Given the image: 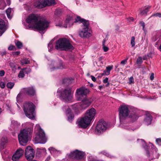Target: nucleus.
Listing matches in <instances>:
<instances>
[{
	"mask_svg": "<svg viewBox=\"0 0 161 161\" xmlns=\"http://www.w3.org/2000/svg\"><path fill=\"white\" fill-rule=\"evenodd\" d=\"M26 22L29 25L30 28L42 31L47 28L48 23L45 20L40 19V16L37 14H30L26 19Z\"/></svg>",
	"mask_w": 161,
	"mask_h": 161,
	"instance_id": "1",
	"label": "nucleus"
},
{
	"mask_svg": "<svg viewBox=\"0 0 161 161\" xmlns=\"http://www.w3.org/2000/svg\"><path fill=\"white\" fill-rule=\"evenodd\" d=\"M96 114V111L93 108L87 110L83 117H82L77 122L79 128H86L90 124L92 120L94 118Z\"/></svg>",
	"mask_w": 161,
	"mask_h": 161,
	"instance_id": "2",
	"label": "nucleus"
},
{
	"mask_svg": "<svg viewBox=\"0 0 161 161\" xmlns=\"http://www.w3.org/2000/svg\"><path fill=\"white\" fill-rule=\"evenodd\" d=\"M119 118L120 122L123 121L127 117L131 119L132 121H135L137 120L138 116L135 112L130 113L127 105H122L119 108Z\"/></svg>",
	"mask_w": 161,
	"mask_h": 161,
	"instance_id": "3",
	"label": "nucleus"
},
{
	"mask_svg": "<svg viewBox=\"0 0 161 161\" xmlns=\"http://www.w3.org/2000/svg\"><path fill=\"white\" fill-rule=\"evenodd\" d=\"M80 21L82 23L81 25L82 29L79 32L80 36L82 38H88L90 37L91 34L89 28V24L88 21L82 19L79 16L77 17L75 22Z\"/></svg>",
	"mask_w": 161,
	"mask_h": 161,
	"instance_id": "4",
	"label": "nucleus"
},
{
	"mask_svg": "<svg viewBox=\"0 0 161 161\" xmlns=\"http://www.w3.org/2000/svg\"><path fill=\"white\" fill-rule=\"evenodd\" d=\"M33 128H25L20 131L18 135L19 142L20 145L25 146L27 142L29 137L32 135Z\"/></svg>",
	"mask_w": 161,
	"mask_h": 161,
	"instance_id": "5",
	"label": "nucleus"
},
{
	"mask_svg": "<svg viewBox=\"0 0 161 161\" xmlns=\"http://www.w3.org/2000/svg\"><path fill=\"white\" fill-rule=\"evenodd\" d=\"M55 48L59 50H72L74 47L70 44L69 40L66 38H60L56 43Z\"/></svg>",
	"mask_w": 161,
	"mask_h": 161,
	"instance_id": "6",
	"label": "nucleus"
},
{
	"mask_svg": "<svg viewBox=\"0 0 161 161\" xmlns=\"http://www.w3.org/2000/svg\"><path fill=\"white\" fill-rule=\"evenodd\" d=\"M23 109L26 116L30 119L35 118L34 105L31 102H27L24 104Z\"/></svg>",
	"mask_w": 161,
	"mask_h": 161,
	"instance_id": "7",
	"label": "nucleus"
},
{
	"mask_svg": "<svg viewBox=\"0 0 161 161\" xmlns=\"http://www.w3.org/2000/svg\"><path fill=\"white\" fill-rule=\"evenodd\" d=\"M38 132L36 134L34 141L35 143H45L47 141L45 133L39 126H37Z\"/></svg>",
	"mask_w": 161,
	"mask_h": 161,
	"instance_id": "8",
	"label": "nucleus"
},
{
	"mask_svg": "<svg viewBox=\"0 0 161 161\" xmlns=\"http://www.w3.org/2000/svg\"><path fill=\"white\" fill-rule=\"evenodd\" d=\"M89 92L90 91L89 89L84 87L77 89L76 91L75 95L77 99L79 101H81L86 98Z\"/></svg>",
	"mask_w": 161,
	"mask_h": 161,
	"instance_id": "9",
	"label": "nucleus"
},
{
	"mask_svg": "<svg viewBox=\"0 0 161 161\" xmlns=\"http://www.w3.org/2000/svg\"><path fill=\"white\" fill-rule=\"evenodd\" d=\"M61 97L66 102L70 101L72 98V91L70 88H67L63 89L61 92Z\"/></svg>",
	"mask_w": 161,
	"mask_h": 161,
	"instance_id": "10",
	"label": "nucleus"
},
{
	"mask_svg": "<svg viewBox=\"0 0 161 161\" xmlns=\"http://www.w3.org/2000/svg\"><path fill=\"white\" fill-rule=\"evenodd\" d=\"M108 128V125L106 122L103 119L98 122L96 126L95 132L99 134L105 131Z\"/></svg>",
	"mask_w": 161,
	"mask_h": 161,
	"instance_id": "11",
	"label": "nucleus"
},
{
	"mask_svg": "<svg viewBox=\"0 0 161 161\" xmlns=\"http://www.w3.org/2000/svg\"><path fill=\"white\" fill-rule=\"evenodd\" d=\"M56 3L54 0H43L40 1L36 2L35 6L38 8H42L47 6L54 5Z\"/></svg>",
	"mask_w": 161,
	"mask_h": 161,
	"instance_id": "12",
	"label": "nucleus"
},
{
	"mask_svg": "<svg viewBox=\"0 0 161 161\" xmlns=\"http://www.w3.org/2000/svg\"><path fill=\"white\" fill-rule=\"evenodd\" d=\"M25 155L26 158L28 160L33 158L35 156V151L31 147L28 146L26 147Z\"/></svg>",
	"mask_w": 161,
	"mask_h": 161,
	"instance_id": "13",
	"label": "nucleus"
},
{
	"mask_svg": "<svg viewBox=\"0 0 161 161\" xmlns=\"http://www.w3.org/2000/svg\"><path fill=\"white\" fill-rule=\"evenodd\" d=\"M152 149L150 153H149L148 150H147V156L148 157L151 156L152 159H153L158 158L159 155L158 153H157V149L155 147L152 148Z\"/></svg>",
	"mask_w": 161,
	"mask_h": 161,
	"instance_id": "14",
	"label": "nucleus"
},
{
	"mask_svg": "<svg viewBox=\"0 0 161 161\" xmlns=\"http://www.w3.org/2000/svg\"><path fill=\"white\" fill-rule=\"evenodd\" d=\"M24 150L21 148L18 149L16 153L12 157V160L13 161H19L20 158L22 156Z\"/></svg>",
	"mask_w": 161,
	"mask_h": 161,
	"instance_id": "15",
	"label": "nucleus"
},
{
	"mask_svg": "<svg viewBox=\"0 0 161 161\" xmlns=\"http://www.w3.org/2000/svg\"><path fill=\"white\" fill-rule=\"evenodd\" d=\"M82 101V103L80 105L81 109H85L87 108L91 103L92 100L86 98H84Z\"/></svg>",
	"mask_w": 161,
	"mask_h": 161,
	"instance_id": "16",
	"label": "nucleus"
},
{
	"mask_svg": "<svg viewBox=\"0 0 161 161\" xmlns=\"http://www.w3.org/2000/svg\"><path fill=\"white\" fill-rule=\"evenodd\" d=\"M22 92L30 96H34L36 93L34 88L33 87L24 88L22 89Z\"/></svg>",
	"mask_w": 161,
	"mask_h": 161,
	"instance_id": "17",
	"label": "nucleus"
},
{
	"mask_svg": "<svg viewBox=\"0 0 161 161\" xmlns=\"http://www.w3.org/2000/svg\"><path fill=\"white\" fill-rule=\"evenodd\" d=\"M83 153L80 151L76 150L71 153V156L78 159L82 158L83 157Z\"/></svg>",
	"mask_w": 161,
	"mask_h": 161,
	"instance_id": "18",
	"label": "nucleus"
},
{
	"mask_svg": "<svg viewBox=\"0 0 161 161\" xmlns=\"http://www.w3.org/2000/svg\"><path fill=\"white\" fill-rule=\"evenodd\" d=\"M152 119L153 117L149 112H146L144 121L147 125H148L151 124Z\"/></svg>",
	"mask_w": 161,
	"mask_h": 161,
	"instance_id": "19",
	"label": "nucleus"
},
{
	"mask_svg": "<svg viewBox=\"0 0 161 161\" xmlns=\"http://www.w3.org/2000/svg\"><path fill=\"white\" fill-rule=\"evenodd\" d=\"M6 30V26L4 21L0 19V36H2Z\"/></svg>",
	"mask_w": 161,
	"mask_h": 161,
	"instance_id": "20",
	"label": "nucleus"
},
{
	"mask_svg": "<svg viewBox=\"0 0 161 161\" xmlns=\"http://www.w3.org/2000/svg\"><path fill=\"white\" fill-rule=\"evenodd\" d=\"M111 70V67L108 66L107 67L106 70H105L103 73L100 74L101 75L103 76L104 75H108L109 74L110 71Z\"/></svg>",
	"mask_w": 161,
	"mask_h": 161,
	"instance_id": "21",
	"label": "nucleus"
},
{
	"mask_svg": "<svg viewBox=\"0 0 161 161\" xmlns=\"http://www.w3.org/2000/svg\"><path fill=\"white\" fill-rule=\"evenodd\" d=\"M11 12V8H8L6 10V13L8 17L10 19H11L12 18L11 16L10 15V14Z\"/></svg>",
	"mask_w": 161,
	"mask_h": 161,
	"instance_id": "22",
	"label": "nucleus"
},
{
	"mask_svg": "<svg viewBox=\"0 0 161 161\" xmlns=\"http://www.w3.org/2000/svg\"><path fill=\"white\" fill-rule=\"evenodd\" d=\"M16 46L19 49H21L23 47L22 43L19 41H17L15 43Z\"/></svg>",
	"mask_w": 161,
	"mask_h": 161,
	"instance_id": "23",
	"label": "nucleus"
},
{
	"mask_svg": "<svg viewBox=\"0 0 161 161\" xmlns=\"http://www.w3.org/2000/svg\"><path fill=\"white\" fill-rule=\"evenodd\" d=\"M14 82H9L7 84V87L8 88L11 89L14 86Z\"/></svg>",
	"mask_w": 161,
	"mask_h": 161,
	"instance_id": "24",
	"label": "nucleus"
},
{
	"mask_svg": "<svg viewBox=\"0 0 161 161\" xmlns=\"http://www.w3.org/2000/svg\"><path fill=\"white\" fill-rule=\"evenodd\" d=\"M150 8V7L146 8L144 10L142 11L141 13L142 15H146L149 9Z\"/></svg>",
	"mask_w": 161,
	"mask_h": 161,
	"instance_id": "25",
	"label": "nucleus"
},
{
	"mask_svg": "<svg viewBox=\"0 0 161 161\" xmlns=\"http://www.w3.org/2000/svg\"><path fill=\"white\" fill-rule=\"evenodd\" d=\"M24 71L23 70L20 71L18 76L19 78H23L25 76Z\"/></svg>",
	"mask_w": 161,
	"mask_h": 161,
	"instance_id": "26",
	"label": "nucleus"
},
{
	"mask_svg": "<svg viewBox=\"0 0 161 161\" xmlns=\"http://www.w3.org/2000/svg\"><path fill=\"white\" fill-rule=\"evenodd\" d=\"M30 63V61L27 59H24L21 61V64H28Z\"/></svg>",
	"mask_w": 161,
	"mask_h": 161,
	"instance_id": "27",
	"label": "nucleus"
},
{
	"mask_svg": "<svg viewBox=\"0 0 161 161\" xmlns=\"http://www.w3.org/2000/svg\"><path fill=\"white\" fill-rule=\"evenodd\" d=\"M135 37L134 36H132L131 38V44L132 47H133L135 46Z\"/></svg>",
	"mask_w": 161,
	"mask_h": 161,
	"instance_id": "28",
	"label": "nucleus"
},
{
	"mask_svg": "<svg viewBox=\"0 0 161 161\" xmlns=\"http://www.w3.org/2000/svg\"><path fill=\"white\" fill-rule=\"evenodd\" d=\"M56 63H55L54 64L55 65L54 67L53 68L52 70H54L55 69H61L62 67V65L61 64H59V66H57L56 65Z\"/></svg>",
	"mask_w": 161,
	"mask_h": 161,
	"instance_id": "29",
	"label": "nucleus"
},
{
	"mask_svg": "<svg viewBox=\"0 0 161 161\" xmlns=\"http://www.w3.org/2000/svg\"><path fill=\"white\" fill-rule=\"evenodd\" d=\"M158 17L159 18H161V13H156L153 14L151 16V17Z\"/></svg>",
	"mask_w": 161,
	"mask_h": 161,
	"instance_id": "30",
	"label": "nucleus"
},
{
	"mask_svg": "<svg viewBox=\"0 0 161 161\" xmlns=\"http://www.w3.org/2000/svg\"><path fill=\"white\" fill-rule=\"evenodd\" d=\"M68 120L69 121H71L74 119V115L73 114H70L68 115Z\"/></svg>",
	"mask_w": 161,
	"mask_h": 161,
	"instance_id": "31",
	"label": "nucleus"
},
{
	"mask_svg": "<svg viewBox=\"0 0 161 161\" xmlns=\"http://www.w3.org/2000/svg\"><path fill=\"white\" fill-rule=\"evenodd\" d=\"M142 62V58L141 57L139 56L138 57L136 61V63L138 64H141Z\"/></svg>",
	"mask_w": 161,
	"mask_h": 161,
	"instance_id": "32",
	"label": "nucleus"
},
{
	"mask_svg": "<svg viewBox=\"0 0 161 161\" xmlns=\"http://www.w3.org/2000/svg\"><path fill=\"white\" fill-rule=\"evenodd\" d=\"M25 73L26 74L29 73L31 72V70L30 68H27L23 69Z\"/></svg>",
	"mask_w": 161,
	"mask_h": 161,
	"instance_id": "33",
	"label": "nucleus"
},
{
	"mask_svg": "<svg viewBox=\"0 0 161 161\" xmlns=\"http://www.w3.org/2000/svg\"><path fill=\"white\" fill-rule=\"evenodd\" d=\"M105 42V40H104L103 41V49L104 51V52H107L108 50V48L105 46L104 45V42Z\"/></svg>",
	"mask_w": 161,
	"mask_h": 161,
	"instance_id": "34",
	"label": "nucleus"
},
{
	"mask_svg": "<svg viewBox=\"0 0 161 161\" xmlns=\"http://www.w3.org/2000/svg\"><path fill=\"white\" fill-rule=\"evenodd\" d=\"M5 144L4 143L1 142L0 143V150L3 149L5 147Z\"/></svg>",
	"mask_w": 161,
	"mask_h": 161,
	"instance_id": "35",
	"label": "nucleus"
},
{
	"mask_svg": "<svg viewBox=\"0 0 161 161\" xmlns=\"http://www.w3.org/2000/svg\"><path fill=\"white\" fill-rule=\"evenodd\" d=\"M7 142V138L5 137H3L1 139V142L6 143Z\"/></svg>",
	"mask_w": 161,
	"mask_h": 161,
	"instance_id": "36",
	"label": "nucleus"
},
{
	"mask_svg": "<svg viewBox=\"0 0 161 161\" xmlns=\"http://www.w3.org/2000/svg\"><path fill=\"white\" fill-rule=\"evenodd\" d=\"M21 96V94L20 93H19L17 95V97H16V99H17V102H19L20 101Z\"/></svg>",
	"mask_w": 161,
	"mask_h": 161,
	"instance_id": "37",
	"label": "nucleus"
},
{
	"mask_svg": "<svg viewBox=\"0 0 161 161\" xmlns=\"http://www.w3.org/2000/svg\"><path fill=\"white\" fill-rule=\"evenodd\" d=\"M157 143L159 145H161V138H157L156 140Z\"/></svg>",
	"mask_w": 161,
	"mask_h": 161,
	"instance_id": "38",
	"label": "nucleus"
},
{
	"mask_svg": "<svg viewBox=\"0 0 161 161\" xmlns=\"http://www.w3.org/2000/svg\"><path fill=\"white\" fill-rule=\"evenodd\" d=\"M140 24L142 26L143 30L145 31V25L143 21H141L140 22Z\"/></svg>",
	"mask_w": 161,
	"mask_h": 161,
	"instance_id": "39",
	"label": "nucleus"
},
{
	"mask_svg": "<svg viewBox=\"0 0 161 161\" xmlns=\"http://www.w3.org/2000/svg\"><path fill=\"white\" fill-rule=\"evenodd\" d=\"M15 48V47L14 46L11 45H10L9 47H8V49L9 50H14Z\"/></svg>",
	"mask_w": 161,
	"mask_h": 161,
	"instance_id": "40",
	"label": "nucleus"
},
{
	"mask_svg": "<svg viewBox=\"0 0 161 161\" xmlns=\"http://www.w3.org/2000/svg\"><path fill=\"white\" fill-rule=\"evenodd\" d=\"M128 59V58H127L126 59H125V60H123L121 62L120 64L122 65H124L127 62V60Z\"/></svg>",
	"mask_w": 161,
	"mask_h": 161,
	"instance_id": "41",
	"label": "nucleus"
},
{
	"mask_svg": "<svg viewBox=\"0 0 161 161\" xmlns=\"http://www.w3.org/2000/svg\"><path fill=\"white\" fill-rule=\"evenodd\" d=\"M5 86V84L3 82H1L0 83V86L2 88H3Z\"/></svg>",
	"mask_w": 161,
	"mask_h": 161,
	"instance_id": "42",
	"label": "nucleus"
},
{
	"mask_svg": "<svg viewBox=\"0 0 161 161\" xmlns=\"http://www.w3.org/2000/svg\"><path fill=\"white\" fill-rule=\"evenodd\" d=\"M71 110L70 108H68L66 111V113L68 115L72 114L71 113Z\"/></svg>",
	"mask_w": 161,
	"mask_h": 161,
	"instance_id": "43",
	"label": "nucleus"
},
{
	"mask_svg": "<svg viewBox=\"0 0 161 161\" xmlns=\"http://www.w3.org/2000/svg\"><path fill=\"white\" fill-rule=\"evenodd\" d=\"M129 80L130 84L134 83V79L133 77H130L129 79Z\"/></svg>",
	"mask_w": 161,
	"mask_h": 161,
	"instance_id": "44",
	"label": "nucleus"
},
{
	"mask_svg": "<svg viewBox=\"0 0 161 161\" xmlns=\"http://www.w3.org/2000/svg\"><path fill=\"white\" fill-rule=\"evenodd\" d=\"M5 74V72L3 70L0 71V75L1 76H3Z\"/></svg>",
	"mask_w": 161,
	"mask_h": 161,
	"instance_id": "45",
	"label": "nucleus"
},
{
	"mask_svg": "<svg viewBox=\"0 0 161 161\" xmlns=\"http://www.w3.org/2000/svg\"><path fill=\"white\" fill-rule=\"evenodd\" d=\"M125 129H127L128 130H129L130 131H134V130H133L132 129H131L130 128V127L129 126H126L125 127Z\"/></svg>",
	"mask_w": 161,
	"mask_h": 161,
	"instance_id": "46",
	"label": "nucleus"
},
{
	"mask_svg": "<svg viewBox=\"0 0 161 161\" xmlns=\"http://www.w3.org/2000/svg\"><path fill=\"white\" fill-rule=\"evenodd\" d=\"M20 52L19 51H17L13 53L14 55H18L20 54Z\"/></svg>",
	"mask_w": 161,
	"mask_h": 161,
	"instance_id": "47",
	"label": "nucleus"
},
{
	"mask_svg": "<svg viewBox=\"0 0 161 161\" xmlns=\"http://www.w3.org/2000/svg\"><path fill=\"white\" fill-rule=\"evenodd\" d=\"M154 79V74L152 73L150 76V79L151 80H153Z\"/></svg>",
	"mask_w": 161,
	"mask_h": 161,
	"instance_id": "48",
	"label": "nucleus"
},
{
	"mask_svg": "<svg viewBox=\"0 0 161 161\" xmlns=\"http://www.w3.org/2000/svg\"><path fill=\"white\" fill-rule=\"evenodd\" d=\"M91 79H92V80L93 81H96V79L95 77H94V76H93L92 75H91Z\"/></svg>",
	"mask_w": 161,
	"mask_h": 161,
	"instance_id": "49",
	"label": "nucleus"
},
{
	"mask_svg": "<svg viewBox=\"0 0 161 161\" xmlns=\"http://www.w3.org/2000/svg\"><path fill=\"white\" fill-rule=\"evenodd\" d=\"M49 149L50 150L51 152L52 151L54 152L56 151V150L54 148L52 147H50Z\"/></svg>",
	"mask_w": 161,
	"mask_h": 161,
	"instance_id": "50",
	"label": "nucleus"
},
{
	"mask_svg": "<svg viewBox=\"0 0 161 161\" xmlns=\"http://www.w3.org/2000/svg\"><path fill=\"white\" fill-rule=\"evenodd\" d=\"M108 78H106L105 79H104L103 80V82L104 83H107L108 82Z\"/></svg>",
	"mask_w": 161,
	"mask_h": 161,
	"instance_id": "51",
	"label": "nucleus"
},
{
	"mask_svg": "<svg viewBox=\"0 0 161 161\" xmlns=\"http://www.w3.org/2000/svg\"><path fill=\"white\" fill-rule=\"evenodd\" d=\"M66 22H67V25H66V26L65 27H67V26L68 25V23L69 22V23H71V21H69L68 20V19H66Z\"/></svg>",
	"mask_w": 161,
	"mask_h": 161,
	"instance_id": "52",
	"label": "nucleus"
},
{
	"mask_svg": "<svg viewBox=\"0 0 161 161\" xmlns=\"http://www.w3.org/2000/svg\"><path fill=\"white\" fill-rule=\"evenodd\" d=\"M6 54V52L4 51L3 52L1 53V54L3 56V55H5Z\"/></svg>",
	"mask_w": 161,
	"mask_h": 161,
	"instance_id": "53",
	"label": "nucleus"
},
{
	"mask_svg": "<svg viewBox=\"0 0 161 161\" xmlns=\"http://www.w3.org/2000/svg\"><path fill=\"white\" fill-rule=\"evenodd\" d=\"M4 3V1L3 0H0V5L3 3Z\"/></svg>",
	"mask_w": 161,
	"mask_h": 161,
	"instance_id": "54",
	"label": "nucleus"
},
{
	"mask_svg": "<svg viewBox=\"0 0 161 161\" xmlns=\"http://www.w3.org/2000/svg\"><path fill=\"white\" fill-rule=\"evenodd\" d=\"M129 21H133V18L132 17H130L129 19Z\"/></svg>",
	"mask_w": 161,
	"mask_h": 161,
	"instance_id": "55",
	"label": "nucleus"
},
{
	"mask_svg": "<svg viewBox=\"0 0 161 161\" xmlns=\"http://www.w3.org/2000/svg\"><path fill=\"white\" fill-rule=\"evenodd\" d=\"M116 30L117 31L119 29V27L118 25H116Z\"/></svg>",
	"mask_w": 161,
	"mask_h": 161,
	"instance_id": "56",
	"label": "nucleus"
},
{
	"mask_svg": "<svg viewBox=\"0 0 161 161\" xmlns=\"http://www.w3.org/2000/svg\"><path fill=\"white\" fill-rule=\"evenodd\" d=\"M104 153L105 154H104L105 155L107 156H108L109 155L108 153L106 152H104Z\"/></svg>",
	"mask_w": 161,
	"mask_h": 161,
	"instance_id": "57",
	"label": "nucleus"
},
{
	"mask_svg": "<svg viewBox=\"0 0 161 161\" xmlns=\"http://www.w3.org/2000/svg\"><path fill=\"white\" fill-rule=\"evenodd\" d=\"M104 153L105 154H104L105 155L107 156H108L109 155L108 153L106 152H104Z\"/></svg>",
	"mask_w": 161,
	"mask_h": 161,
	"instance_id": "58",
	"label": "nucleus"
},
{
	"mask_svg": "<svg viewBox=\"0 0 161 161\" xmlns=\"http://www.w3.org/2000/svg\"><path fill=\"white\" fill-rule=\"evenodd\" d=\"M75 107H76L77 108H78L79 107V104H76L74 105Z\"/></svg>",
	"mask_w": 161,
	"mask_h": 161,
	"instance_id": "59",
	"label": "nucleus"
},
{
	"mask_svg": "<svg viewBox=\"0 0 161 161\" xmlns=\"http://www.w3.org/2000/svg\"><path fill=\"white\" fill-rule=\"evenodd\" d=\"M8 2V4H9V5H10V3H9V1H10V0H7Z\"/></svg>",
	"mask_w": 161,
	"mask_h": 161,
	"instance_id": "60",
	"label": "nucleus"
},
{
	"mask_svg": "<svg viewBox=\"0 0 161 161\" xmlns=\"http://www.w3.org/2000/svg\"><path fill=\"white\" fill-rule=\"evenodd\" d=\"M89 161H97L95 160L94 159H92V160H90Z\"/></svg>",
	"mask_w": 161,
	"mask_h": 161,
	"instance_id": "61",
	"label": "nucleus"
},
{
	"mask_svg": "<svg viewBox=\"0 0 161 161\" xmlns=\"http://www.w3.org/2000/svg\"><path fill=\"white\" fill-rule=\"evenodd\" d=\"M113 65H111V69H112V68H113Z\"/></svg>",
	"mask_w": 161,
	"mask_h": 161,
	"instance_id": "62",
	"label": "nucleus"
},
{
	"mask_svg": "<svg viewBox=\"0 0 161 161\" xmlns=\"http://www.w3.org/2000/svg\"><path fill=\"white\" fill-rule=\"evenodd\" d=\"M143 60H145V58H143Z\"/></svg>",
	"mask_w": 161,
	"mask_h": 161,
	"instance_id": "63",
	"label": "nucleus"
},
{
	"mask_svg": "<svg viewBox=\"0 0 161 161\" xmlns=\"http://www.w3.org/2000/svg\"><path fill=\"white\" fill-rule=\"evenodd\" d=\"M73 58H73V57H72V59H73Z\"/></svg>",
	"mask_w": 161,
	"mask_h": 161,
	"instance_id": "64",
	"label": "nucleus"
}]
</instances>
